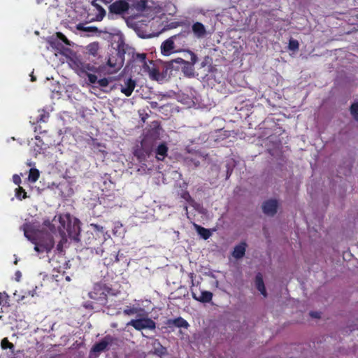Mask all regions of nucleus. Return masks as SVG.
Masks as SVG:
<instances>
[{"label":"nucleus","instance_id":"9","mask_svg":"<svg viewBox=\"0 0 358 358\" xmlns=\"http://www.w3.org/2000/svg\"><path fill=\"white\" fill-rule=\"evenodd\" d=\"M135 87L136 81L130 78L124 80V85H121L120 91L125 96H129L131 95Z\"/></svg>","mask_w":358,"mask_h":358},{"label":"nucleus","instance_id":"6","mask_svg":"<svg viewBox=\"0 0 358 358\" xmlns=\"http://www.w3.org/2000/svg\"><path fill=\"white\" fill-rule=\"evenodd\" d=\"M114 342V338L110 335H106L99 342L95 343L92 350L94 352H101L105 351L109 345H111Z\"/></svg>","mask_w":358,"mask_h":358},{"label":"nucleus","instance_id":"22","mask_svg":"<svg viewBox=\"0 0 358 358\" xmlns=\"http://www.w3.org/2000/svg\"><path fill=\"white\" fill-rule=\"evenodd\" d=\"M149 76L150 78L153 80L159 81L162 79V76L159 71V69L156 68H152L149 69Z\"/></svg>","mask_w":358,"mask_h":358},{"label":"nucleus","instance_id":"21","mask_svg":"<svg viewBox=\"0 0 358 358\" xmlns=\"http://www.w3.org/2000/svg\"><path fill=\"white\" fill-rule=\"evenodd\" d=\"M144 310L143 308H137V307H131V306H127L124 310H123V314L124 315H134V314H138V315H140L138 313L139 312H143Z\"/></svg>","mask_w":358,"mask_h":358},{"label":"nucleus","instance_id":"26","mask_svg":"<svg viewBox=\"0 0 358 358\" xmlns=\"http://www.w3.org/2000/svg\"><path fill=\"white\" fill-rule=\"evenodd\" d=\"M49 118V114L48 113H46L45 111H43L41 113L38 115V116L36 117V123L39 122H46Z\"/></svg>","mask_w":358,"mask_h":358},{"label":"nucleus","instance_id":"32","mask_svg":"<svg viewBox=\"0 0 358 358\" xmlns=\"http://www.w3.org/2000/svg\"><path fill=\"white\" fill-rule=\"evenodd\" d=\"M113 57H110L107 62V65L109 66V67H112V68H114L115 70L114 71H116V70H118L120 68V65L119 66H117V64L115 62H113Z\"/></svg>","mask_w":358,"mask_h":358},{"label":"nucleus","instance_id":"30","mask_svg":"<svg viewBox=\"0 0 358 358\" xmlns=\"http://www.w3.org/2000/svg\"><path fill=\"white\" fill-rule=\"evenodd\" d=\"M135 59L141 62L143 65H146V55L144 53L142 54H136L135 56Z\"/></svg>","mask_w":358,"mask_h":358},{"label":"nucleus","instance_id":"33","mask_svg":"<svg viewBox=\"0 0 358 358\" xmlns=\"http://www.w3.org/2000/svg\"><path fill=\"white\" fill-rule=\"evenodd\" d=\"M57 38L61 40L62 42H64L66 45H70L69 41L67 39V38L61 32L57 33Z\"/></svg>","mask_w":358,"mask_h":358},{"label":"nucleus","instance_id":"15","mask_svg":"<svg viewBox=\"0 0 358 358\" xmlns=\"http://www.w3.org/2000/svg\"><path fill=\"white\" fill-rule=\"evenodd\" d=\"M169 148L165 143H160L156 150V158L159 161H163L164 158L167 156Z\"/></svg>","mask_w":358,"mask_h":358},{"label":"nucleus","instance_id":"16","mask_svg":"<svg viewBox=\"0 0 358 358\" xmlns=\"http://www.w3.org/2000/svg\"><path fill=\"white\" fill-rule=\"evenodd\" d=\"M247 244L245 242H242L240 244L236 245L234 247L232 255L236 259H241L242 258L245 253Z\"/></svg>","mask_w":358,"mask_h":358},{"label":"nucleus","instance_id":"29","mask_svg":"<svg viewBox=\"0 0 358 358\" xmlns=\"http://www.w3.org/2000/svg\"><path fill=\"white\" fill-rule=\"evenodd\" d=\"M1 345L3 349L14 348V345L12 343L9 342L7 338H4L3 339H2Z\"/></svg>","mask_w":358,"mask_h":358},{"label":"nucleus","instance_id":"37","mask_svg":"<svg viewBox=\"0 0 358 358\" xmlns=\"http://www.w3.org/2000/svg\"><path fill=\"white\" fill-rule=\"evenodd\" d=\"M66 242V240L64 238H62L57 245V250L59 252H63V245L64 243Z\"/></svg>","mask_w":358,"mask_h":358},{"label":"nucleus","instance_id":"17","mask_svg":"<svg viewBox=\"0 0 358 358\" xmlns=\"http://www.w3.org/2000/svg\"><path fill=\"white\" fill-rule=\"evenodd\" d=\"M80 71L82 73H85L86 75L87 73H89L88 71L94 72V73H98L101 70V66L96 67L94 65H91L90 64L83 63L80 62L79 65H78Z\"/></svg>","mask_w":358,"mask_h":358},{"label":"nucleus","instance_id":"24","mask_svg":"<svg viewBox=\"0 0 358 358\" xmlns=\"http://www.w3.org/2000/svg\"><path fill=\"white\" fill-rule=\"evenodd\" d=\"M350 111L354 120L358 122V102L353 103L351 105Z\"/></svg>","mask_w":358,"mask_h":358},{"label":"nucleus","instance_id":"40","mask_svg":"<svg viewBox=\"0 0 358 358\" xmlns=\"http://www.w3.org/2000/svg\"><path fill=\"white\" fill-rule=\"evenodd\" d=\"M8 296L6 292H0V305L2 303L3 300L7 299Z\"/></svg>","mask_w":358,"mask_h":358},{"label":"nucleus","instance_id":"43","mask_svg":"<svg viewBox=\"0 0 358 358\" xmlns=\"http://www.w3.org/2000/svg\"><path fill=\"white\" fill-rule=\"evenodd\" d=\"M78 29H80V30H84V27H83V26H82L81 24H79V25L78 26Z\"/></svg>","mask_w":358,"mask_h":358},{"label":"nucleus","instance_id":"7","mask_svg":"<svg viewBox=\"0 0 358 358\" xmlns=\"http://www.w3.org/2000/svg\"><path fill=\"white\" fill-rule=\"evenodd\" d=\"M177 37L176 35L173 36L168 39L165 40L161 45V53L164 56H169L175 48L173 39Z\"/></svg>","mask_w":358,"mask_h":358},{"label":"nucleus","instance_id":"1","mask_svg":"<svg viewBox=\"0 0 358 358\" xmlns=\"http://www.w3.org/2000/svg\"><path fill=\"white\" fill-rule=\"evenodd\" d=\"M22 229L24 236L34 245V250L38 253H48L55 245L53 237L48 234L34 229L32 224L24 223Z\"/></svg>","mask_w":358,"mask_h":358},{"label":"nucleus","instance_id":"5","mask_svg":"<svg viewBox=\"0 0 358 358\" xmlns=\"http://www.w3.org/2000/svg\"><path fill=\"white\" fill-rule=\"evenodd\" d=\"M127 326L133 327L136 330L141 331L142 329H148L150 330L155 329L156 323L152 319L146 317L129 321Z\"/></svg>","mask_w":358,"mask_h":358},{"label":"nucleus","instance_id":"28","mask_svg":"<svg viewBox=\"0 0 358 358\" xmlns=\"http://www.w3.org/2000/svg\"><path fill=\"white\" fill-rule=\"evenodd\" d=\"M99 49V45L97 43H90L87 46V50L90 54L95 56L97 54V51Z\"/></svg>","mask_w":358,"mask_h":358},{"label":"nucleus","instance_id":"27","mask_svg":"<svg viewBox=\"0 0 358 358\" xmlns=\"http://www.w3.org/2000/svg\"><path fill=\"white\" fill-rule=\"evenodd\" d=\"M289 49L292 51H296L299 48V43L297 40L291 38L289 41Z\"/></svg>","mask_w":358,"mask_h":358},{"label":"nucleus","instance_id":"4","mask_svg":"<svg viewBox=\"0 0 358 358\" xmlns=\"http://www.w3.org/2000/svg\"><path fill=\"white\" fill-rule=\"evenodd\" d=\"M187 52L189 54V55L191 57L190 62L185 61L183 59L179 57V58L171 60L170 62L169 65L171 66L172 68H174V66H173L174 63L182 65V71L183 72V73L187 77H191V76H194V65L197 62V57L191 50H188Z\"/></svg>","mask_w":358,"mask_h":358},{"label":"nucleus","instance_id":"39","mask_svg":"<svg viewBox=\"0 0 358 358\" xmlns=\"http://www.w3.org/2000/svg\"><path fill=\"white\" fill-rule=\"evenodd\" d=\"M50 45L52 48H55L57 49H59V46L60 45V43L57 39H54L50 41Z\"/></svg>","mask_w":358,"mask_h":358},{"label":"nucleus","instance_id":"48","mask_svg":"<svg viewBox=\"0 0 358 358\" xmlns=\"http://www.w3.org/2000/svg\"><path fill=\"white\" fill-rule=\"evenodd\" d=\"M357 18H358V15H357Z\"/></svg>","mask_w":358,"mask_h":358},{"label":"nucleus","instance_id":"23","mask_svg":"<svg viewBox=\"0 0 358 358\" xmlns=\"http://www.w3.org/2000/svg\"><path fill=\"white\" fill-rule=\"evenodd\" d=\"M40 173L38 169H30L29 174V180L34 182H36L38 178H39Z\"/></svg>","mask_w":358,"mask_h":358},{"label":"nucleus","instance_id":"8","mask_svg":"<svg viewBox=\"0 0 358 358\" xmlns=\"http://www.w3.org/2000/svg\"><path fill=\"white\" fill-rule=\"evenodd\" d=\"M278 201L275 199L266 201L262 205L263 212L268 215L273 216L277 212Z\"/></svg>","mask_w":358,"mask_h":358},{"label":"nucleus","instance_id":"3","mask_svg":"<svg viewBox=\"0 0 358 358\" xmlns=\"http://www.w3.org/2000/svg\"><path fill=\"white\" fill-rule=\"evenodd\" d=\"M59 224L57 229L59 234L64 237L68 235L69 238L77 240L80 234V227L76 222H72L69 215L59 216Z\"/></svg>","mask_w":358,"mask_h":358},{"label":"nucleus","instance_id":"46","mask_svg":"<svg viewBox=\"0 0 358 358\" xmlns=\"http://www.w3.org/2000/svg\"><path fill=\"white\" fill-rule=\"evenodd\" d=\"M65 265L68 266V263H67V262H66V263H65ZM65 268H67V266H66Z\"/></svg>","mask_w":358,"mask_h":358},{"label":"nucleus","instance_id":"31","mask_svg":"<svg viewBox=\"0 0 358 358\" xmlns=\"http://www.w3.org/2000/svg\"><path fill=\"white\" fill-rule=\"evenodd\" d=\"M109 82H110V79L106 78H101V79H99V80H97V83L101 87H107L109 84Z\"/></svg>","mask_w":358,"mask_h":358},{"label":"nucleus","instance_id":"45","mask_svg":"<svg viewBox=\"0 0 358 358\" xmlns=\"http://www.w3.org/2000/svg\"><path fill=\"white\" fill-rule=\"evenodd\" d=\"M34 293H35V291H34V290H33V291L31 292V294L29 292V294H31V296H34Z\"/></svg>","mask_w":358,"mask_h":358},{"label":"nucleus","instance_id":"44","mask_svg":"<svg viewBox=\"0 0 358 358\" xmlns=\"http://www.w3.org/2000/svg\"><path fill=\"white\" fill-rule=\"evenodd\" d=\"M65 280H66V281H68V282L71 281V278H70V276L66 275V276L65 277Z\"/></svg>","mask_w":358,"mask_h":358},{"label":"nucleus","instance_id":"42","mask_svg":"<svg viewBox=\"0 0 358 358\" xmlns=\"http://www.w3.org/2000/svg\"><path fill=\"white\" fill-rule=\"evenodd\" d=\"M310 315L312 317H315V318H320V313L311 311V312L310 313Z\"/></svg>","mask_w":358,"mask_h":358},{"label":"nucleus","instance_id":"25","mask_svg":"<svg viewBox=\"0 0 358 358\" xmlns=\"http://www.w3.org/2000/svg\"><path fill=\"white\" fill-rule=\"evenodd\" d=\"M15 196L20 200L24 199L27 196V192L22 187L19 186L18 188L15 189Z\"/></svg>","mask_w":358,"mask_h":358},{"label":"nucleus","instance_id":"20","mask_svg":"<svg viewBox=\"0 0 358 358\" xmlns=\"http://www.w3.org/2000/svg\"><path fill=\"white\" fill-rule=\"evenodd\" d=\"M195 228L199 235L202 237L204 240H207L210 238L212 233L208 229H206L201 226L195 224Z\"/></svg>","mask_w":358,"mask_h":358},{"label":"nucleus","instance_id":"36","mask_svg":"<svg viewBox=\"0 0 358 358\" xmlns=\"http://www.w3.org/2000/svg\"><path fill=\"white\" fill-rule=\"evenodd\" d=\"M43 224H44L45 227H48V228H49V229H50L52 232H55V230H56L55 227V225H54L53 224H52V223L50 222V220H45V221L43 222Z\"/></svg>","mask_w":358,"mask_h":358},{"label":"nucleus","instance_id":"34","mask_svg":"<svg viewBox=\"0 0 358 358\" xmlns=\"http://www.w3.org/2000/svg\"><path fill=\"white\" fill-rule=\"evenodd\" d=\"M87 76L88 78V81L91 84H94L97 83V77L94 74L87 73Z\"/></svg>","mask_w":358,"mask_h":358},{"label":"nucleus","instance_id":"2","mask_svg":"<svg viewBox=\"0 0 358 358\" xmlns=\"http://www.w3.org/2000/svg\"><path fill=\"white\" fill-rule=\"evenodd\" d=\"M118 292L117 290L101 281L94 285L92 290L88 295L91 299L96 301L100 305L105 306L108 303V296H115Z\"/></svg>","mask_w":358,"mask_h":358},{"label":"nucleus","instance_id":"13","mask_svg":"<svg viewBox=\"0 0 358 358\" xmlns=\"http://www.w3.org/2000/svg\"><path fill=\"white\" fill-rule=\"evenodd\" d=\"M192 298L199 302L209 303L213 299V293L210 291H203L198 296L194 292H192Z\"/></svg>","mask_w":358,"mask_h":358},{"label":"nucleus","instance_id":"41","mask_svg":"<svg viewBox=\"0 0 358 358\" xmlns=\"http://www.w3.org/2000/svg\"><path fill=\"white\" fill-rule=\"evenodd\" d=\"M13 182L16 185H20V183L21 182V179L20 178V176H17V175H15L13 176Z\"/></svg>","mask_w":358,"mask_h":358},{"label":"nucleus","instance_id":"19","mask_svg":"<svg viewBox=\"0 0 358 358\" xmlns=\"http://www.w3.org/2000/svg\"><path fill=\"white\" fill-rule=\"evenodd\" d=\"M255 285L257 289L260 292V293L266 297L267 296V293L266 291L264 282L263 280V278L261 273H257L255 277Z\"/></svg>","mask_w":358,"mask_h":358},{"label":"nucleus","instance_id":"10","mask_svg":"<svg viewBox=\"0 0 358 358\" xmlns=\"http://www.w3.org/2000/svg\"><path fill=\"white\" fill-rule=\"evenodd\" d=\"M166 324L170 328H172L173 327H176L178 328L187 329L189 326L188 322L181 317H178L175 319L168 320L166 321Z\"/></svg>","mask_w":358,"mask_h":358},{"label":"nucleus","instance_id":"18","mask_svg":"<svg viewBox=\"0 0 358 358\" xmlns=\"http://www.w3.org/2000/svg\"><path fill=\"white\" fill-rule=\"evenodd\" d=\"M118 260V254L115 251H113L112 253L110 254L107 253L103 257V264L106 266H110L113 265L115 262H117Z\"/></svg>","mask_w":358,"mask_h":358},{"label":"nucleus","instance_id":"14","mask_svg":"<svg viewBox=\"0 0 358 358\" xmlns=\"http://www.w3.org/2000/svg\"><path fill=\"white\" fill-rule=\"evenodd\" d=\"M130 8L142 13L148 8V0H131Z\"/></svg>","mask_w":358,"mask_h":358},{"label":"nucleus","instance_id":"11","mask_svg":"<svg viewBox=\"0 0 358 358\" xmlns=\"http://www.w3.org/2000/svg\"><path fill=\"white\" fill-rule=\"evenodd\" d=\"M192 30L198 38H203L206 35V27L201 22H194L192 26Z\"/></svg>","mask_w":358,"mask_h":358},{"label":"nucleus","instance_id":"38","mask_svg":"<svg viewBox=\"0 0 358 358\" xmlns=\"http://www.w3.org/2000/svg\"><path fill=\"white\" fill-rule=\"evenodd\" d=\"M91 226L93 227V229L95 231H100L101 233L103 232V227L102 226H100L99 224H92Z\"/></svg>","mask_w":358,"mask_h":358},{"label":"nucleus","instance_id":"47","mask_svg":"<svg viewBox=\"0 0 358 358\" xmlns=\"http://www.w3.org/2000/svg\"><path fill=\"white\" fill-rule=\"evenodd\" d=\"M145 66H146V67H148L149 69H150L148 67V65H147V64H146Z\"/></svg>","mask_w":358,"mask_h":358},{"label":"nucleus","instance_id":"12","mask_svg":"<svg viewBox=\"0 0 358 358\" xmlns=\"http://www.w3.org/2000/svg\"><path fill=\"white\" fill-rule=\"evenodd\" d=\"M145 141H142L141 142V148L139 149H136L134 151V155L141 162L144 160L147 157L150 156V149L149 148H145Z\"/></svg>","mask_w":358,"mask_h":358},{"label":"nucleus","instance_id":"35","mask_svg":"<svg viewBox=\"0 0 358 358\" xmlns=\"http://www.w3.org/2000/svg\"><path fill=\"white\" fill-rule=\"evenodd\" d=\"M181 197L189 203L193 201L187 191H184L181 194Z\"/></svg>","mask_w":358,"mask_h":358}]
</instances>
